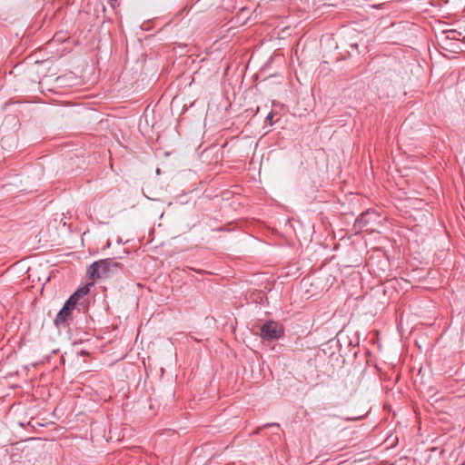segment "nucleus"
Instances as JSON below:
<instances>
[{
    "label": "nucleus",
    "instance_id": "nucleus-1",
    "mask_svg": "<svg viewBox=\"0 0 465 465\" xmlns=\"http://www.w3.org/2000/svg\"><path fill=\"white\" fill-rule=\"evenodd\" d=\"M89 292L88 286L78 289L73 293L68 300L64 302L63 308L58 312L54 323L57 327H67L72 321V312L74 310L79 300Z\"/></svg>",
    "mask_w": 465,
    "mask_h": 465
},
{
    "label": "nucleus",
    "instance_id": "nucleus-2",
    "mask_svg": "<svg viewBox=\"0 0 465 465\" xmlns=\"http://www.w3.org/2000/svg\"><path fill=\"white\" fill-rule=\"evenodd\" d=\"M381 225V215L373 210H367L356 219L353 229L356 232L364 230L367 232H375L380 231Z\"/></svg>",
    "mask_w": 465,
    "mask_h": 465
},
{
    "label": "nucleus",
    "instance_id": "nucleus-3",
    "mask_svg": "<svg viewBox=\"0 0 465 465\" xmlns=\"http://www.w3.org/2000/svg\"><path fill=\"white\" fill-rule=\"evenodd\" d=\"M118 263L112 259H103L92 263L87 269V275L92 280L100 279L108 276L112 267L116 268Z\"/></svg>",
    "mask_w": 465,
    "mask_h": 465
},
{
    "label": "nucleus",
    "instance_id": "nucleus-4",
    "mask_svg": "<svg viewBox=\"0 0 465 465\" xmlns=\"http://www.w3.org/2000/svg\"><path fill=\"white\" fill-rule=\"evenodd\" d=\"M282 335V329L276 322L268 321L261 327V337L264 341L278 340Z\"/></svg>",
    "mask_w": 465,
    "mask_h": 465
},
{
    "label": "nucleus",
    "instance_id": "nucleus-5",
    "mask_svg": "<svg viewBox=\"0 0 465 465\" xmlns=\"http://www.w3.org/2000/svg\"><path fill=\"white\" fill-rule=\"evenodd\" d=\"M445 34V40H458L460 33L455 31V30H450L444 32Z\"/></svg>",
    "mask_w": 465,
    "mask_h": 465
},
{
    "label": "nucleus",
    "instance_id": "nucleus-6",
    "mask_svg": "<svg viewBox=\"0 0 465 465\" xmlns=\"http://www.w3.org/2000/svg\"><path fill=\"white\" fill-rule=\"evenodd\" d=\"M274 114L272 112L269 113V114L266 116L265 122L269 123L270 125H272V117Z\"/></svg>",
    "mask_w": 465,
    "mask_h": 465
},
{
    "label": "nucleus",
    "instance_id": "nucleus-7",
    "mask_svg": "<svg viewBox=\"0 0 465 465\" xmlns=\"http://www.w3.org/2000/svg\"><path fill=\"white\" fill-rule=\"evenodd\" d=\"M360 419H361V416L346 418L347 420H360Z\"/></svg>",
    "mask_w": 465,
    "mask_h": 465
},
{
    "label": "nucleus",
    "instance_id": "nucleus-8",
    "mask_svg": "<svg viewBox=\"0 0 465 465\" xmlns=\"http://www.w3.org/2000/svg\"><path fill=\"white\" fill-rule=\"evenodd\" d=\"M268 426H277L278 427L279 424L278 423H272V424H266L265 425V427H268Z\"/></svg>",
    "mask_w": 465,
    "mask_h": 465
},
{
    "label": "nucleus",
    "instance_id": "nucleus-9",
    "mask_svg": "<svg viewBox=\"0 0 465 465\" xmlns=\"http://www.w3.org/2000/svg\"><path fill=\"white\" fill-rule=\"evenodd\" d=\"M85 354H86V352L84 351H81V355H85Z\"/></svg>",
    "mask_w": 465,
    "mask_h": 465
}]
</instances>
